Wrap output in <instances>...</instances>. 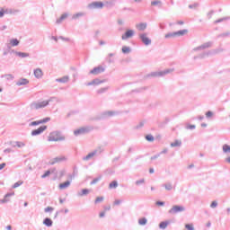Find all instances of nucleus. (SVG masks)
Segmentation results:
<instances>
[{
    "label": "nucleus",
    "instance_id": "f257e3e1",
    "mask_svg": "<svg viewBox=\"0 0 230 230\" xmlns=\"http://www.w3.org/2000/svg\"><path fill=\"white\" fill-rule=\"evenodd\" d=\"M173 68H167L163 71L159 72H151L150 74L147 75V77L153 76L154 78H159L163 76H166V75H170L171 73H173Z\"/></svg>",
    "mask_w": 230,
    "mask_h": 230
},
{
    "label": "nucleus",
    "instance_id": "f03ea898",
    "mask_svg": "<svg viewBox=\"0 0 230 230\" xmlns=\"http://www.w3.org/2000/svg\"><path fill=\"white\" fill-rule=\"evenodd\" d=\"M222 51H224V49H222V48H218V49H213V50H208V51L199 54L198 56V58H206L208 57H211V55H217L218 53H222Z\"/></svg>",
    "mask_w": 230,
    "mask_h": 230
},
{
    "label": "nucleus",
    "instance_id": "7ed1b4c3",
    "mask_svg": "<svg viewBox=\"0 0 230 230\" xmlns=\"http://www.w3.org/2000/svg\"><path fill=\"white\" fill-rule=\"evenodd\" d=\"M188 33V30L184 29L181 31H174V32H169L165 34V39H173L175 37H182Z\"/></svg>",
    "mask_w": 230,
    "mask_h": 230
},
{
    "label": "nucleus",
    "instance_id": "20e7f679",
    "mask_svg": "<svg viewBox=\"0 0 230 230\" xmlns=\"http://www.w3.org/2000/svg\"><path fill=\"white\" fill-rule=\"evenodd\" d=\"M184 211H186V208L179 205H174L171 209H169L170 215H177V213H182Z\"/></svg>",
    "mask_w": 230,
    "mask_h": 230
},
{
    "label": "nucleus",
    "instance_id": "39448f33",
    "mask_svg": "<svg viewBox=\"0 0 230 230\" xmlns=\"http://www.w3.org/2000/svg\"><path fill=\"white\" fill-rule=\"evenodd\" d=\"M119 114L118 111H107L101 113V115L97 118V119H105V118H112V116H117Z\"/></svg>",
    "mask_w": 230,
    "mask_h": 230
},
{
    "label": "nucleus",
    "instance_id": "423d86ee",
    "mask_svg": "<svg viewBox=\"0 0 230 230\" xmlns=\"http://www.w3.org/2000/svg\"><path fill=\"white\" fill-rule=\"evenodd\" d=\"M138 37L145 46H150V44H152V40L148 38V33H140L138 34Z\"/></svg>",
    "mask_w": 230,
    "mask_h": 230
},
{
    "label": "nucleus",
    "instance_id": "0eeeda50",
    "mask_svg": "<svg viewBox=\"0 0 230 230\" xmlns=\"http://www.w3.org/2000/svg\"><path fill=\"white\" fill-rule=\"evenodd\" d=\"M93 130V127H84L79 129H75L74 131L75 136H83L84 134H88V132H91Z\"/></svg>",
    "mask_w": 230,
    "mask_h": 230
},
{
    "label": "nucleus",
    "instance_id": "6e6552de",
    "mask_svg": "<svg viewBox=\"0 0 230 230\" xmlns=\"http://www.w3.org/2000/svg\"><path fill=\"white\" fill-rule=\"evenodd\" d=\"M49 105V101H40L31 104L32 109H44V107H48Z\"/></svg>",
    "mask_w": 230,
    "mask_h": 230
},
{
    "label": "nucleus",
    "instance_id": "1a4fd4ad",
    "mask_svg": "<svg viewBox=\"0 0 230 230\" xmlns=\"http://www.w3.org/2000/svg\"><path fill=\"white\" fill-rule=\"evenodd\" d=\"M104 4L102 2H93L88 4L87 8L89 10H102L103 8Z\"/></svg>",
    "mask_w": 230,
    "mask_h": 230
},
{
    "label": "nucleus",
    "instance_id": "9d476101",
    "mask_svg": "<svg viewBox=\"0 0 230 230\" xmlns=\"http://www.w3.org/2000/svg\"><path fill=\"white\" fill-rule=\"evenodd\" d=\"M213 46L212 41H208L206 43H203L202 45L196 47L193 49V51H202L204 49H208Z\"/></svg>",
    "mask_w": 230,
    "mask_h": 230
},
{
    "label": "nucleus",
    "instance_id": "9b49d317",
    "mask_svg": "<svg viewBox=\"0 0 230 230\" xmlns=\"http://www.w3.org/2000/svg\"><path fill=\"white\" fill-rule=\"evenodd\" d=\"M48 121H51V118L47 117V118H45L43 119L32 121V122H31L29 124V127H37L39 125H42L44 123H48Z\"/></svg>",
    "mask_w": 230,
    "mask_h": 230
},
{
    "label": "nucleus",
    "instance_id": "f8f14e48",
    "mask_svg": "<svg viewBox=\"0 0 230 230\" xmlns=\"http://www.w3.org/2000/svg\"><path fill=\"white\" fill-rule=\"evenodd\" d=\"M135 34H136V32L134 31V30L128 29L125 31L124 34H122L121 40H128V39H132V37H134Z\"/></svg>",
    "mask_w": 230,
    "mask_h": 230
},
{
    "label": "nucleus",
    "instance_id": "ddd939ff",
    "mask_svg": "<svg viewBox=\"0 0 230 230\" xmlns=\"http://www.w3.org/2000/svg\"><path fill=\"white\" fill-rule=\"evenodd\" d=\"M45 130H48V126H41L38 128L37 129H34L31 132V136L35 137V136H40Z\"/></svg>",
    "mask_w": 230,
    "mask_h": 230
},
{
    "label": "nucleus",
    "instance_id": "4468645a",
    "mask_svg": "<svg viewBox=\"0 0 230 230\" xmlns=\"http://www.w3.org/2000/svg\"><path fill=\"white\" fill-rule=\"evenodd\" d=\"M48 141L49 142L58 141V131L51 132L48 137Z\"/></svg>",
    "mask_w": 230,
    "mask_h": 230
},
{
    "label": "nucleus",
    "instance_id": "2eb2a0df",
    "mask_svg": "<svg viewBox=\"0 0 230 230\" xmlns=\"http://www.w3.org/2000/svg\"><path fill=\"white\" fill-rule=\"evenodd\" d=\"M33 74H34L35 78H37L38 80H40V78H42V76H44V72L40 68H35L33 71Z\"/></svg>",
    "mask_w": 230,
    "mask_h": 230
},
{
    "label": "nucleus",
    "instance_id": "dca6fc26",
    "mask_svg": "<svg viewBox=\"0 0 230 230\" xmlns=\"http://www.w3.org/2000/svg\"><path fill=\"white\" fill-rule=\"evenodd\" d=\"M104 71L105 68H103L102 66H96L90 71V75H100V73H103Z\"/></svg>",
    "mask_w": 230,
    "mask_h": 230
},
{
    "label": "nucleus",
    "instance_id": "f3484780",
    "mask_svg": "<svg viewBox=\"0 0 230 230\" xmlns=\"http://www.w3.org/2000/svg\"><path fill=\"white\" fill-rule=\"evenodd\" d=\"M71 186V180H68L63 183H60L58 188L59 190H67Z\"/></svg>",
    "mask_w": 230,
    "mask_h": 230
},
{
    "label": "nucleus",
    "instance_id": "a211bd4d",
    "mask_svg": "<svg viewBox=\"0 0 230 230\" xmlns=\"http://www.w3.org/2000/svg\"><path fill=\"white\" fill-rule=\"evenodd\" d=\"M30 84V81L26 78H21L16 82V85L21 86V85H28Z\"/></svg>",
    "mask_w": 230,
    "mask_h": 230
},
{
    "label": "nucleus",
    "instance_id": "6ab92c4d",
    "mask_svg": "<svg viewBox=\"0 0 230 230\" xmlns=\"http://www.w3.org/2000/svg\"><path fill=\"white\" fill-rule=\"evenodd\" d=\"M104 81H101L100 79L96 78L93 79L92 82L86 84L87 86L91 85H100V84H103Z\"/></svg>",
    "mask_w": 230,
    "mask_h": 230
},
{
    "label": "nucleus",
    "instance_id": "aec40b11",
    "mask_svg": "<svg viewBox=\"0 0 230 230\" xmlns=\"http://www.w3.org/2000/svg\"><path fill=\"white\" fill-rule=\"evenodd\" d=\"M13 148H24L26 146V143L22 141H15L13 145Z\"/></svg>",
    "mask_w": 230,
    "mask_h": 230
},
{
    "label": "nucleus",
    "instance_id": "412c9836",
    "mask_svg": "<svg viewBox=\"0 0 230 230\" xmlns=\"http://www.w3.org/2000/svg\"><path fill=\"white\" fill-rule=\"evenodd\" d=\"M13 195H15V192H11V193L5 194L4 198L3 199H0V203L6 204V202H8V197H13Z\"/></svg>",
    "mask_w": 230,
    "mask_h": 230
},
{
    "label": "nucleus",
    "instance_id": "4be33fe9",
    "mask_svg": "<svg viewBox=\"0 0 230 230\" xmlns=\"http://www.w3.org/2000/svg\"><path fill=\"white\" fill-rule=\"evenodd\" d=\"M51 173H57V169H49V171H47L42 176V179H46V177H49V175H51Z\"/></svg>",
    "mask_w": 230,
    "mask_h": 230
},
{
    "label": "nucleus",
    "instance_id": "5701e85b",
    "mask_svg": "<svg viewBox=\"0 0 230 230\" xmlns=\"http://www.w3.org/2000/svg\"><path fill=\"white\" fill-rule=\"evenodd\" d=\"M136 28L138 30V31H145V30H146V23L137 24Z\"/></svg>",
    "mask_w": 230,
    "mask_h": 230
},
{
    "label": "nucleus",
    "instance_id": "b1692460",
    "mask_svg": "<svg viewBox=\"0 0 230 230\" xmlns=\"http://www.w3.org/2000/svg\"><path fill=\"white\" fill-rule=\"evenodd\" d=\"M90 190L88 189H83L81 192H77L78 197H84L85 195H89Z\"/></svg>",
    "mask_w": 230,
    "mask_h": 230
},
{
    "label": "nucleus",
    "instance_id": "393cba45",
    "mask_svg": "<svg viewBox=\"0 0 230 230\" xmlns=\"http://www.w3.org/2000/svg\"><path fill=\"white\" fill-rule=\"evenodd\" d=\"M15 55L17 57H20V58H26L30 57V54L26 53V52H15Z\"/></svg>",
    "mask_w": 230,
    "mask_h": 230
},
{
    "label": "nucleus",
    "instance_id": "a878e982",
    "mask_svg": "<svg viewBox=\"0 0 230 230\" xmlns=\"http://www.w3.org/2000/svg\"><path fill=\"white\" fill-rule=\"evenodd\" d=\"M59 84H67L69 82V75H65L58 79Z\"/></svg>",
    "mask_w": 230,
    "mask_h": 230
},
{
    "label": "nucleus",
    "instance_id": "bb28decb",
    "mask_svg": "<svg viewBox=\"0 0 230 230\" xmlns=\"http://www.w3.org/2000/svg\"><path fill=\"white\" fill-rule=\"evenodd\" d=\"M172 148H175L177 146H182V142L181 140H175L174 142L171 143Z\"/></svg>",
    "mask_w": 230,
    "mask_h": 230
},
{
    "label": "nucleus",
    "instance_id": "cd10ccee",
    "mask_svg": "<svg viewBox=\"0 0 230 230\" xmlns=\"http://www.w3.org/2000/svg\"><path fill=\"white\" fill-rule=\"evenodd\" d=\"M151 5L152 6H158L159 8H162L163 2H161V0L152 1Z\"/></svg>",
    "mask_w": 230,
    "mask_h": 230
},
{
    "label": "nucleus",
    "instance_id": "c85d7f7f",
    "mask_svg": "<svg viewBox=\"0 0 230 230\" xmlns=\"http://www.w3.org/2000/svg\"><path fill=\"white\" fill-rule=\"evenodd\" d=\"M43 224L44 226H47V227H51L53 226V221L47 217L44 219Z\"/></svg>",
    "mask_w": 230,
    "mask_h": 230
},
{
    "label": "nucleus",
    "instance_id": "c756f323",
    "mask_svg": "<svg viewBox=\"0 0 230 230\" xmlns=\"http://www.w3.org/2000/svg\"><path fill=\"white\" fill-rule=\"evenodd\" d=\"M103 152V147L99 146L95 150L93 151V155H100Z\"/></svg>",
    "mask_w": 230,
    "mask_h": 230
},
{
    "label": "nucleus",
    "instance_id": "7c9ffc66",
    "mask_svg": "<svg viewBox=\"0 0 230 230\" xmlns=\"http://www.w3.org/2000/svg\"><path fill=\"white\" fill-rule=\"evenodd\" d=\"M169 224H170V222H168V221H163L159 224V227H160V229H166V227H168Z\"/></svg>",
    "mask_w": 230,
    "mask_h": 230
},
{
    "label": "nucleus",
    "instance_id": "2f4dec72",
    "mask_svg": "<svg viewBox=\"0 0 230 230\" xmlns=\"http://www.w3.org/2000/svg\"><path fill=\"white\" fill-rule=\"evenodd\" d=\"M132 49H130V47H128V46L122 47V53H124L125 55L130 53Z\"/></svg>",
    "mask_w": 230,
    "mask_h": 230
},
{
    "label": "nucleus",
    "instance_id": "473e14b6",
    "mask_svg": "<svg viewBox=\"0 0 230 230\" xmlns=\"http://www.w3.org/2000/svg\"><path fill=\"white\" fill-rule=\"evenodd\" d=\"M223 152L224 154H230V146L227 144H225L223 146Z\"/></svg>",
    "mask_w": 230,
    "mask_h": 230
},
{
    "label": "nucleus",
    "instance_id": "72a5a7b5",
    "mask_svg": "<svg viewBox=\"0 0 230 230\" xmlns=\"http://www.w3.org/2000/svg\"><path fill=\"white\" fill-rule=\"evenodd\" d=\"M85 13H76L72 16V19H80V17H84Z\"/></svg>",
    "mask_w": 230,
    "mask_h": 230
},
{
    "label": "nucleus",
    "instance_id": "f704fd0d",
    "mask_svg": "<svg viewBox=\"0 0 230 230\" xmlns=\"http://www.w3.org/2000/svg\"><path fill=\"white\" fill-rule=\"evenodd\" d=\"M94 157V154L93 152L89 153L86 156L83 157V161H89Z\"/></svg>",
    "mask_w": 230,
    "mask_h": 230
},
{
    "label": "nucleus",
    "instance_id": "c9c22d12",
    "mask_svg": "<svg viewBox=\"0 0 230 230\" xmlns=\"http://www.w3.org/2000/svg\"><path fill=\"white\" fill-rule=\"evenodd\" d=\"M110 190H113L118 188V181H113L110 183L109 185Z\"/></svg>",
    "mask_w": 230,
    "mask_h": 230
},
{
    "label": "nucleus",
    "instance_id": "e433bc0d",
    "mask_svg": "<svg viewBox=\"0 0 230 230\" xmlns=\"http://www.w3.org/2000/svg\"><path fill=\"white\" fill-rule=\"evenodd\" d=\"M163 186H164L165 190H167V191H172V190H173V185H172V183L168 182L164 184Z\"/></svg>",
    "mask_w": 230,
    "mask_h": 230
},
{
    "label": "nucleus",
    "instance_id": "4c0bfd02",
    "mask_svg": "<svg viewBox=\"0 0 230 230\" xmlns=\"http://www.w3.org/2000/svg\"><path fill=\"white\" fill-rule=\"evenodd\" d=\"M10 44L13 47L19 46V40L17 39H12L10 40Z\"/></svg>",
    "mask_w": 230,
    "mask_h": 230
},
{
    "label": "nucleus",
    "instance_id": "58836bf2",
    "mask_svg": "<svg viewBox=\"0 0 230 230\" xmlns=\"http://www.w3.org/2000/svg\"><path fill=\"white\" fill-rule=\"evenodd\" d=\"M146 222H148V220L146 219V217H143V218H140V219L138 220L139 226H146Z\"/></svg>",
    "mask_w": 230,
    "mask_h": 230
},
{
    "label": "nucleus",
    "instance_id": "ea45409f",
    "mask_svg": "<svg viewBox=\"0 0 230 230\" xmlns=\"http://www.w3.org/2000/svg\"><path fill=\"white\" fill-rule=\"evenodd\" d=\"M109 91V87H103L99 90H97V94H103V93H107Z\"/></svg>",
    "mask_w": 230,
    "mask_h": 230
},
{
    "label": "nucleus",
    "instance_id": "a19ab883",
    "mask_svg": "<svg viewBox=\"0 0 230 230\" xmlns=\"http://www.w3.org/2000/svg\"><path fill=\"white\" fill-rule=\"evenodd\" d=\"M4 13H12V11L10 10H8V9H6V10H4V9H2L1 11H0V17H4Z\"/></svg>",
    "mask_w": 230,
    "mask_h": 230
},
{
    "label": "nucleus",
    "instance_id": "79ce46f5",
    "mask_svg": "<svg viewBox=\"0 0 230 230\" xmlns=\"http://www.w3.org/2000/svg\"><path fill=\"white\" fill-rule=\"evenodd\" d=\"M227 20H229V17H224V18L216 20V21L214 22V24H218V23L224 22V21H227Z\"/></svg>",
    "mask_w": 230,
    "mask_h": 230
},
{
    "label": "nucleus",
    "instance_id": "37998d69",
    "mask_svg": "<svg viewBox=\"0 0 230 230\" xmlns=\"http://www.w3.org/2000/svg\"><path fill=\"white\" fill-rule=\"evenodd\" d=\"M68 16H69L68 13H63V14L60 16V18H59V20H58V22H62V21H66V18L68 17Z\"/></svg>",
    "mask_w": 230,
    "mask_h": 230
},
{
    "label": "nucleus",
    "instance_id": "c03bdc74",
    "mask_svg": "<svg viewBox=\"0 0 230 230\" xmlns=\"http://www.w3.org/2000/svg\"><path fill=\"white\" fill-rule=\"evenodd\" d=\"M199 3H194V4H190V5H189V8H190V10H195V9L199 8Z\"/></svg>",
    "mask_w": 230,
    "mask_h": 230
},
{
    "label": "nucleus",
    "instance_id": "a18cd8bd",
    "mask_svg": "<svg viewBox=\"0 0 230 230\" xmlns=\"http://www.w3.org/2000/svg\"><path fill=\"white\" fill-rule=\"evenodd\" d=\"M66 161H67V157L61 155L58 157V163H66Z\"/></svg>",
    "mask_w": 230,
    "mask_h": 230
},
{
    "label": "nucleus",
    "instance_id": "49530a36",
    "mask_svg": "<svg viewBox=\"0 0 230 230\" xmlns=\"http://www.w3.org/2000/svg\"><path fill=\"white\" fill-rule=\"evenodd\" d=\"M102 180V176H99L97 178H94L91 182L90 184L93 185V184H96L99 181Z\"/></svg>",
    "mask_w": 230,
    "mask_h": 230
},
{
    "label": "nucleus",
    "instance_id": "de8ad7c7",
    "mask_svg": "<svg viewBox=\"0 0 230 230\" xmlns=\"http://www.w3.org/2000/svg\"><path fill=\"white\" fill-rule=\"evenodd\" d=\"M185 228L188 230H195V227H193V224L185 225Z\"/></svg>",
    "mask_w": 230,
    "mask_h": 230
},
{
    "label": "nucleus",
    "instance_id": "09e8293b",
    "mask_svg": "<svg viewBox=\"0 0 230 230\" xmlns=\"http://www.w3.org/2000/svg\"><path fill=\"white\" fill-rule=\"evenodd\" d=\"M186 128H187V130H195V128H197V126H195V125H187Z\"/></svg>",
    "mask_w": 230,
    "mask_h": 230
},
{
    "label": "nucleus",
    "instance_id": "8fccbe9b",
    "mask_svg": "<svg viewBox=\"0 0 230 230\" xmlns=\"http://www.w3.org/2000/svg\"><path fill=\"white\" fill-rule=\"evenodd\" d=\"M19 186H22V181H19L15 182V183L13 185V189L19 188Z\"/></svg>",
    "mask_w": 230,
    "mask_h": 230
},
{
    "label": "nucleus",
    "instance_id": "3c124183",
    "mask_svg": "<svg viewBox=\"0 0 230 230\" xmlns=\"http://www.w3.org/2000/svg\"><path fill=\"white\" fill-rule=\"evenodd\" d=\"M104 198L103 197H97L95 199V204H98L100 202H103Z\"/></svg>",
    "mask_w": 230,
    "mask_h": 230
},
{
    "label": "nucleus",
    "instance_id": "603ef678",
    "mask_svg": "<svg viewBox=\"0 0 230 230\" xmlns=\"http://www.w3.org/2000/svg\"><path fill=\"white\" fill-rule=\"evenodd\" d=\"M218 206V202L217 201H212V203L210 204V208L212 209H215V208H217Z\"/></svg>",
    "mask_w": 230,
    "mask_h": 230
},
{
    "label": "nucleus",
    "instance_id": "864d4df0",
    "mask_svg": "<svg viewBox=\"0 0 230 230\" xmlns=\"http://www.w3.org/2000/svg\"><path fill=\"white\" fill-rule=\"evenodd\" d=\"M146 141L152 142V141H154V136L147 135V136H146Z\"/></svg>",
    "mask_w": 230,
    "mask_h": 230
},
{
    "label": "nucleus",
    "instance_id": "5fc2aeb1",
    "mask_svg": "<svg viewBox=\"0 0 230 230\" xmlns=\"http://www.w3.org/2000/svg\"><path fill=\"white\" fill-rule=\"evenodd\" d=\"M137 186H139L140 184H145V179L137 180L136 181Z\"/></svg>",
    "mask_w": 230,
    "mask_h": 230
},
{
    "label": "nucleus",
    "instance_id": "6e6d98bb",
    "mask_svg": "<svg viewBox=\"0 0 230 230\" xmlns=\"http://www.w3.org/2000/svg\"><path fill=\"white\" fill-rule=\"evenodd\" d=\"M159 157H161V154L155 155L151 156V161H155V159H159Z\"/></svg>",
    "mask_w": 230,
    "mask_h": 230
},
{
    "label": "nucleus",
    "instance_id": "4d7b16f0",
    "mask_svg": "<svg viewBox=\"0 0 230 230\" xmlns=\"http://www.w3.org/2000/svg\"><path fill=\"white\" fill-rule=\"evenodd\" d=\"M59 39L65 42H69L71 40L69 38H65L64 36H59Z\"/></svg>",
    "mask_w": 230,
    "mask_h": 230
},
{
    "label": "nucleus",
    "instance_id": "13d9d810",
    "mask_svg": "<svg viewBox=\"0 0 230 230\" xmlns=\"http://www.w3.org/2000/svg\"><path fill=\"white\" fill-rule=\"evenodd\" d=\"M78 174V171L76 169H74L73 174L71 175V179H75L76 175Z\"/></svg>",
    "mask_w": 230,
    "mask_h": 230
},
{
    "label": "nucleus",
    "instance_id": "bf43d9fd",
    "mask_svg": "<svg viewBox=\"0 0 230 230\" xmlns=\"http://www.w3.org/2000/svg\"><path fill=\"white\" fill-rule=\"evenodd\" d=\"M142 127H145V122L141 121L138 123V125L136 126V128H142Z\"/></svg>",
    "mask_w": 230,
    "mask_h": 230
},
{
    "label": "nucleus",
    "instance_id": "052dcab7",
    "mask_svg": "<svg viewBox=\"0 0 230 230\" xmlns=\"http://www.w3.org/2000/svg\"><path fill=\"white\" fill-rule=\"evenodd\" d=\"M212 116H213V111H207V113H206V118H212Z\"/></svg>",
    "mask_w": 230,
    "mask_h": 230
},
{
    "label": "nucleus",
    "instance_id": "680f3d73",
    "mask_svg": "<svg viewBox=\"0 0 230 230\" xmlns=\"http://www.w3.org/2000/svg\"><path fill=\"white\" fill-rule=\"evenodd\" d=\"M66 140V137L64 135H58V141H65Z\"/></svg>",
    "mask_w": 230,
    "mask_h": 230
},
{
    "label": "nucleus",
    "instance_id": "e2e57ef3",
    "mask_svg": "<svg viewBox=\"0 0 230 230\" xmlns=\"http://www.w3.org/2000/svg\"><path fill=\"white\" fill-rule=\"evenodd\" d=\"M117 22L119 26H123V24H125V22L122 19H119Z\"/></svg>",
    "mask_w": 230,
    "mask_h": 230
},
{
    "label": "nucleus",
    "instance_id": "0e129e2a",
    "mask_svg": "<svg viewBox=\"0 0 230 230\" xmlns=\"http://www.w3.org/2000/svg\"><path fill=\"white\" fill-rule=\"evenodd\" d=\"M49 211H53V208L48 207L45 208V213H49Z\"/></svg>",
    "mask_w": 230,
    "mask_h": 230
},
{
    "label": "nucleus",
    "instance_id": "69168bd1",
    "mask_svg": "<svg viewBox=\"0 0 230 230\" xmlns=\"http://www.w3.org/2000/svg\"><path fill=\"white\" fill-rule=\"evenodd\" d=\"M64 175H66V170L60 171L59 177H64Z\"/></svg>",
    "mask_w": 230,
    "mask_h": 230
},
{
    "label": "nucleus",
    "instance_id": "338daca9",
    "mask_svg": "<svg viewBox=\"0 0 230 230\" xmlns=\"http://www.w3.org/2000/svg\"><path fill=\"white\" fill-rule=\"evenodd\" d=\"M119 204H121V200H120V199H116V200L114 201V205H115V206H119Z\"/></svg>",
    "mask_w": 230,
    "mask_h": 230
},
{
    "label": "nucleus",
    "instance_id": "774afa93",
    "mask_svg": "<svg viewBox=\"0 0 230 230\" xmlns=\"http://www.w3.org/2000/svg\"><path fill=\"white\" fill-rule=\"evenodd\" d=\"M155 205L156 206H164V201H156Z\"/></svg>",
    "mask_w": 230,
    "mask_h": 230
}]
</instances>
